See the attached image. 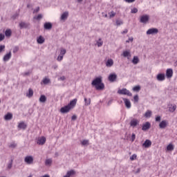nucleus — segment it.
I'll return each instance as SVG.
<instances>
[{"label": "nucleus", "mask_w": 177, "mask_h": 177, "mask_svg": "<svg viewBox=\"0 0 177 177\" xmlns=\"http://www.w3.org/2000/svg\"><path fill=\"white\" fill-rule=\"evenodd\" d=\"M91 85L95 86L97 91H103V89H104V84L102 82V76H99L94 79L91 82Z\"/></svg>", "instance_id": "nucleus-1"}, {"label": "nucleus", "mask_w": 177, "mask_h": 177, "mask_svg": "<svg viewBox=\"0 0 177 177\" xmlns=\"http://www.w3.org/2000/svg\"><path fill=\"white\" fill-rule=\"evenodd\" d=\"M75 104H77V98L73 99V100H71L68 104H67L66 106L62 107L60 109V111L62 114H66L67 113L70 112V110H71V109H74V107H75Z\"/></svg>", "instance_id": "nucleus-2"}, {"label": "nucleus", "mask_w": 177, "mask_h": 177, "mask_svg": "<svg viewBox=\"0 0 177 177\" xmlns=\"http://www.w3.org/2000/svg\"><path fill=\"white\" fill-rule=\"evenodd\" d=\"M118 93H119V95H127V96H132V93L129 92V91L127 88L118 90Z\"/></svg>", "instance_id": "nucleus-3"}, {"label": "nucleus", "mask_w": 177, "mask_h": 177, "mask_svg": "<svg viewBox=\"0 0 177 177\" xmlns=\"http://www.w3.org/2000/svg\"><path fill=\"white\" fill-rule=\"evenodd\" d=\"M154 34H158V29L156 28H152L147 31V35H154Z\"/></svg>", "instance_id": "nucleus-4"}, {"label": "nucleus", "mask_w": 177, "mask_h": 177, "mask_svg": "<svg viewBox=\"0 0 177 177\" xmlns=\"http://www.w3.org/2000/svg\"><path fill=\"white\" fill-rule=\"evenodd\" d=\"M149 19H150V17L149 15H145L140 17V23H143L144 24H146V23L149 21Z\"/></svg>", "instance_id": "nucleus-5"}, {"label": "nucleus", "mask_w": 177, "mask_h": 177, "mask_svg": "<svg viewBox=\"0 0 177 177\" xmlns=\"http://www.w3.org/2000/svg\"><path fill=\"white\" fill-rule=\"evenodd\" d=\"M24 161L26 164H32L34 162V158L31 156H28L25 158Z\"/></svg>", "instance_id": "nucleus-6"}, {"label": "nucleus", "mask_w": 177, "mask_h": 177, "mask_svg": "<svg viewBox=\"0 0 177 177\" xmlns=\"http://www.w3.org/2000/svg\"><path fill=\"white\" fill-rule=\"evenodd\" d=\"M46 142V138L42 136L37 140V143L40 146H43V145H45Z\"/></svg>", "instance_id": "nucleus-7"}, {"label": "nucleus", "mask_w": 177, "mask_h": 177, "mask_svg": "<svg viewBox=\"0 0 177 177\" xmlns=\"http://www.w3.org/2000/svg\"><path fill=\"white\" fill-rule=\"evenodd\" d=\"M109 81L110 82H115V80H117V75L115 73H111L108 77Z\"/></svg>", "instance_id": "nucleus-8"}, {"label": "nucleus", "mask_w": 177, "mask_h": 177, "mask_svg": "<svg viewBox=\"0 0 177 177\" xmlns=\"http://www.w3.org/2000/svg\"><path fill=\"white\" fill-rule=\"evenodd\" d=\"M172 75H174V71L172 70V68H168L166 71L167 78H172Z\"/></svg>", "instance_id": "nucleus-9"}, {"label": "nucleus", "mask_w": 177, "mask_h": 177, "mask_svg": "<svg viewBox=\"0 0 177 177\" xmlns=\"http://www.w3.org/2000/svg\"><path fill=\"white\" fill-rule=\"evenodd\" d=\"M151 127V124L150 122H147L145 124H142V131H147V129H150Z\"/></svg>", "instance_id": "nucleus-10"}, {"label": "nucleus", "mask_w": 177, "mask_h": 177, "mask_svg": "<svg viewBox=\"0 0 177 177\" xmlns=\"http://www.w3.org/2000/svg\"><path fill=\"white\" fill-rule=\"evenodd\" d=\"M168 127V122L167 120H162L160 124H159V127L160 129H165V127Z\"/></svg>", "instance_id": "nucleus-11"}, {"label": "nucleus", "mask_w": 177, "mask_h": 177, "mask_svg": "<svg viewBox=\"0 0 177 177\" xmlns=\"http://www.w3.org/2000/svg\"><path fill=\"white\" fill-rule=\"evenodd\" d=\"M151 146V141L150 140H146L145 142L142 144V147H145V149H149Z\"/></svg>", "instance_id": "nucleus-12"}, {"label": "nucleus", "mask_w": 177, "mask_h": 177, "mask_svg": "<svg viewBox=\"0 0 177 177\" xmlns=\"http://www.w3.org/2000/svg\"><path fill=\"white\" fill-rule=\"evenodd\" d=\"M12 57V52H9L8 53L6 54L3 58V62H8Z\"/></svg>", "instance_id": "nucleus-13"}, {"label": "nucleus", "mask_w": 177, "mask_h": 177, "mask_svg": "<svg viewBox=\"0 0 177 177\" xmlns=\"http://www.w3.org/2000/svg\"><path fill=\"white\" fill-rule=\"evenodd\" d=\"M19 129H27V124L24 122H21L18 124Z\"/></svg>", "instance_id": "nucleus-14"}, {"label": "nucleus", "mask_w": 177, "mask_h": 177, "mask_svg": "<svg viewBox=\"0 0 177 177\" xmlns=\"http://www.w3.org/2000/svg\"><path fill=\"white\" fill-rule=\"evenodd\" d=\"M158 81H164L165 80V75L164 73H159L156 76Z\"/></svg>", "instance_id": "nucleus-15"}, {"label": "nucleus", "mask_w": 177, "mask_h": 177, "mask_svg": "<svg viewBox=\"0 0 177 177\" xmlns=\"http://www.w3.org/2000/svg\"><path fill=\"white\" fill-rule=\"evenodd\" d=\"M19 28L22 30V28H28V26H30V24L26 22H21L19 23Z\"/></svg>", "instance_id": "nucleus-16"}, {"label": "nucleus", "mask_w": 177, "mask_h": 177, "mask_svg": "<svg viewBox=\"0 0 177 177\" xmlns=\"http://www.w3.org/2000/svg\"><path fill=\"white\" fill-rule=\"evenodd\" d=\"M44 27L45 28V30H52V23L50 22H46L44 25Z\"/></svg>", "instance_id": "nucleus-17"}, {"label": "nucleus", "mask_w": 177, "mask_h": 177, "mask_svg": "<svg viewBox=\"0 0 177 177\" xmlns=\"http://www.w3.org/2000/svg\"><path fill=\"white\" fill-rule=\"evenodd\" d=\"M123 101L124 102L127 109H131V101L127 98H124Z\"/></svg>", "instance_id": "nucleus-18"}, {"label": "nucleus", "mask_w": 177, "mask_h": 177, "mask_svg": "<svg viewBox=\"0 0 177 177\" xmlns=\"http://www.w3.org/2000/svg\"><path fill=\"white\" fill-rule=\"evenodd\" d=\"M139 124V121L136 119H133L131 120L130 122V125L131 127H136V125H138Z\"/></svg>", "instance_id": "nucleus-19"}, {"label": "nucleus", "mask_w": 177, "mask_h": 177, "mask_svg": "<svg viewBox=\"0 0 177 177\" xmlns=\"http://www.w3.org/2000/svg\"><path fill=\"white\" fill-rule=\"evenodd\" d=\"M68 17V12L66 11L64 13H62V15H61V20H67Z\"/></svg>", "instance_id": "nucleus-20"}, {"label": "nucleus", "mask_w": 177, "mask_h": 177, "mask_svg": "<svg viewBox=\"0 0 177 177\" xmlns=\"http://www.w3.org/2000/svg\"><path fill=\"white\" fill-rule=\"evenodd\" d=\"M13 118V114L8 113L4 116V120L6 121H10V120H12Z\"/></svg>", "instance_id": "nucleus-21"}, {"label": "nucleus", "mask_w": 177, "mask_h": 177, "mask_svg": "<svg viewBox=\"0 0 177 177\" xmlns=\"http://www.w3.org/2000/svg\"><path fill=\"white\" fill-rule=\"evenodd\" d=\"M73 175H75V171L70 170L66 172V174L64 177H70L73 176Z\"/></svg>", "instance_id": "nucleus-22"}, {"label": "nucleus", "mask_w": 177, "mask_h": 177, "mask_svg": "<svg viewBox=\"0 0 177 177\" xmlns=\"http://www.w3.org/2000/svg\"><path fill=\"white\" fill-rule=\"evenodd\" d=\"M37 44H44V42H45V38H44V37H42V36L40 35V36L37 38Z\"/></svg>", "instance_id": "nucleus-23"}, {"label": "nucleus", "mask_w": 177, "mask_h": 177, "mask_svg": "<svg viewBox=\"0 0 177 177\" xmlns=\"http://www.w3.org/2000/svg\"><path fill=\"white\" fill-rule=\"evenodd\" d=\"M113 64H114V62L111 59H108L106 62V67H111Z\"/></svg>", "instance_id": "nucleus-24"}, {"label": "nucleus", "mask_w": 177, "mask_h": 177, "mask_svg": "<svg viewBox=\"0 0 177 177\" xmlns=\"http://www.w3.org/2000/svg\"><path fill=\"white\" fill-rule=\"evenodd\" d=\"M170 106H169V111H170V113H174V111H175V110H176V104H170Z\"/></svg>", "instance_id": "nucleus-25"}, {"label": "nucleus", "mask_w": 177, "mask_h": 177, "mask_svg": "<svg viewBox=\"0 0 177 177\" xmlns=\"http://www.w3.org/2000/svg\"><path fill=\"white\" fill-rule=\"evenodd\" d=\"M33 95H34V91H32V88H29L28 93H26V96L28 97H32Z\"/></svg>", "instance_id": "nucleus-26"}, {"label": "nucleus", "mask_w": 177, "mask_h": 177, "mask_svg": "<svg viewBox=\"0 0 177 177\" xmlns=\"http://www.w3.org/2000/svg\"><path fill=\"white\" fill-rule=\"evenodd\" d=\"M39 100L40 103H45V102H46V96L41 95Z\"/></svg>", "instance_id": "nucleus-27"}, {"label": "nucleus", "mask_w": 177, "mask_h": 177, "mask_svg": "<svg viewBox=\"0 0 177 177\" xmlns=\"http://www.w3.org/2000/svg\"><path fill=\"white\" fill-rule=\"evenodd\" d=\"M133 64H138L139 63V57L134 56L132 60Z\"/></svg>", "instance_id": "nucleus-28"}, {"label": "nucleus", "mask_w": 177, "mask_h": 177, "mask_svg": "<svg viewBox=\"0 0 177 177\" xmlns=\"http://www.w3.org/2000/svg\"><path fill=\"white\" fill-rule=\"evenodd\" d=\"M5 35L6 37H11L12 35V30L10 29H7L5 32Z\"/></svg>", "instance_id": "nucleus-29"}, {"label": "nucleus", "mask_w": 177, "mask_h": 177, "mask_svg": "<svg viewBox=\"0 0 177 177\" xmlns=\"http://www.w3.org/2000/svg\"><path fill=\"white\" fill-rule=\"evenodd\" d=\"M145 117L146 118H150L151 117V111H147V112L145 113Z\"/></svg>", "instance_id": "nucleus-30"}, {"label": "nucleus", "mask_w": 177, "mask_h": 177, "mask_svg": "<svg viewBox=\"0 0 177 177\" xmlns=\"http://www.w3.org/2000/svg\"><path fill=\"white\" fill-rule=\"evenodd\" d=\"M97 46H98V48L103 46V41H102V38H100L98 41H97Z\"/></svg>", "instance_id": "nucleus-31"}, {"label": "nucleus", "mask_w": 177, "mask_h": 177, "mask_svg": "<svg viewBox=\"0 0 177 177\" xmlns=\"http://www.w3.org/2000/svg\"><path fill=\"white\" fill-rule=\"evenodd\" d=\"M67 53L66 48H61L59 55L64 57V55Z\"/></svg>", "instance_id": "nucleus-32"}, {"label": "nucleus", "mask_w": 177, "mask_h": 177, "mask_svg": "<svg viewBox=\"0 0 177 177\" xmlns=\"http://www.w3.org/2000/svg\"><path fill=\"white\" fill-rule=\"evenodd\" d=\"M84 103L85 106H89L91 104V98L87 100L86 97H84Z\"/></svg>", "instance_id": "nucleus-33"}, {"label": "nucleus", "mask_w": 177, "mask_h": 177, "mask_svg": "<svg viewBox=\"0 0 177 177\" xmlns=\"http://www.w3.org/2000/svg\"><path fill=\"white\" fill-rule=\"evenodd\" d=\"M81 145L82 146H88L89 145V140H84L83 141L81 142Z\"/></svg>", "instance_id": "nucleus-34"}, {"label": "nucleus", "mask_w": 177, "mask_h": 177, "mask_svg": "<svg viewBox=\"0 0 177 177\" xmlns=\"http://www.w3.org/2000/svg\"><path fill=\"white\" fill-rule=\"evenodd\" d=\"M124 57H128L129 56H131V53L129 51H124L123 54H122Z\"/></svg>", "instance_id": "nucleus-35"}, {"label": "nucleus", "mask_w": 177, "mask_h": 177, "mask_svg": "<svg viewBox=\"0 0 177 177\" xmlns=\"http://www.w3.org/2000/svg\"><path fill=\"white\" fill-rule=\"evenodd\" d=\"M133 92H139V91H140V86H139V85L135 86L133 88Z\"/></svg>", "instance_id": "nucleus-36"}, {"label": "nucleus", "mask_w": 177, "mask_h": 177, "mask_svg": "<svg viewBox=\"0 0 177 177\" xmlns=\"http://www.w3.org/2000/svg\"><path fill=\"white\" fill-rule=\"evenodd\" d=\"M167 149L168 150V151H172V150H174V145L172 144H169L167 147Z\"/></svg>", "instance_id": "nucleus-37"}, {"label": "nucleus", "mask_w": 177, "mask_h": 177, "mask_svg": "<svg viewBox=\"0 0 177 177\" xmlns=\"http://www.w3.org/2000/svg\"><path fill=\"white\" fill-rule=\"evenodd\" d=\"M12 165H13V159H11L10 162L8 165V169H12Z\"/></svg>", "instance_id": "nucleus-38"}, {"label": "nucleus", "mask_w": 177, "mask_h": 177, "mask_svg": "<svg viewBox=\"0 0 177 177\" xmlns=\"http://www.w3.org/2000/svg\"><path fill=\"white\" fill-rule=\"evenodd\" d=\"M43 84H44V85H47V84H49V82H50V80L48 79V78H44L42 81Z\"/></svg>", "instance_id": "nucleus-39"}, {"label": "nucleus", "mask_w": 177, "mask_h": 177, "mask_svg": "<svg viewBox=\"0 0 177 177\" xmlns=\"http://www.w3.org/2000/svg\"><path fill=\"white\" fill-rule=\"evenodd\" d=\"M52 164V159H46L45 161V165H50Z\"/></svg>", "instance_id": "nucleus-40"}, {"label": "nucleus", "mask_w": 177, "mask_h": 177, "mask_svg": "<svg viewBox=\"0 0 177 177\" xmlns=\"http://www.w3.org/2000/svg\"><path fill=\"white\" fill-rule=\"evenodd\" d=\"M35 20H41L42 19V14H39L37 17H34Z\"/></svg>", "instance_id": "nucleus-41"}, {"label": "nucleus", "mask_w": 177, "mask_h": 177, "mask_svg": "<svg viewBox=\"0 0 177 177\" xmlns=\"http://www.w3.org/2000/svg\"><path fill=\"white\" fill-rule=\"evenodd\" d=\"M11 17H12V20H16V19H17V17H19V12H16Z\"/></svg>", "instance_id": "nucleus-42"}, {"label": "nucleus", "mask_w": 177, "mask_h": 177, "mask_svg": "<svg viewBox=\"0 0 177 177\" xmlns=\"http://www.w3.org/2000/svg\"><path fill=\"white\" fill-rule=\"evenodd\" d=\"M109 17L111 19L112 17H114L115 16V12L114 11H111V12H109Z\"/></svg>", "instance_id": "nucleus-43"}, {"label": "nucleus", "mask_w": 177, "mask_h": 177, "mask_svg": "<svg viewBox=\"0 0 177 177\" xmlns=\"http://www.w3.org/2000/svg\"><path fill=\"white\" fill-rule=\"evenodd\" d=\"M135 103H138L139 102V95H136L133 97Z\"/></svg>", "instance_id": "nucleus-44"}, {"label": "nucleus", "mask_w": 177, "mask_h": 177, "mask_svg": "<svg viewBox=\"0 0 177 177\" xmlns=\"http://www.w3.org/2000/svg\"><path fill=\"white\" fill-rule=\"evenodd\" d=\"M13 53H17L19 52V46H15L12 50Z\"/></svg>", "instance_id": "nucleus-45"}, {"label": "nucleus", "mask_w": 177, "mask_h": 177, "mask_svg": "<svg viewBox=\"0 0 177 177\" xmlns=\"http://www.w3.org/2000/svg\"><path fill=\"white\" fill-rule=\"evenodd\" d=\"M122 24H124L122 20H116V26H121Z\"/></svg>", "instance_id": "nucleus-46"}, {"label": "nucleus", "mask_w": 177, "mask_h": 177, "mask_svg": "<svg viewBox=\"0 0 177 177\" xmlns=\"http://www.w3.org/2000/svg\"><path fill=\"white\" fill-rule=\"evenodd\" d=\"M5 51V45H0V53Z\"/></svg>", "instance_id": "nucleus-47"}, {"label": "nucleus", "mask_w": 177, "mask_h": 177, "mask_svg": "<svg viewBox=\"0 0 177 177\" xmlns=\"http://www.w3.org/2000/svg\"><path fill=\"white\" fill-rule=\"evenodd\" d=\"M5 39V35L0 33V42H2Z\"/></svg>", "instance_id": "nucleus-48"}, {"label": "nucleus", "mask_w": 177, "mask_h": 177, "mask_svg": "<svg viewBox=\"0 0 177 177\" xmlns=\"http://www.w3.org/2000/svg\"><path fill=\"white\" fill-rule=\"evenodd\" d=\"M136 154H133L130 157V160H131V161H133V160H136Z\"/></svg>", "instance_id": "nucleus-49"}, {"label": "nucleus", "mask_w": 177, "mask_h": 177, "mask_svg": "<svg viewBox=\"0 0 177 177\" xmlns=\"http://www.w3.org/2000/svg\"><path fill=\"white\" fill-rule=\"evenodd\" d=\"M135 139H136V135H135V133H132V135H131V142H134Z\"/></svg>", "instance_id": "nucleus-50"}, {"label": "nucleus", "mask_w": 177, "mask_h": 177, "mask_svg": "<svg viewBox=\"0 0 177 177\" xmlns=\"http://www.w3.org/2000/svg\"><path fill=\"white\" fill-rule=\"evenodd\" d=\"M131 13H138V8H133L131 9Z\"/></svg>", "instance_id": "nucleus-51"}, {"label": "nucleus", "mask_w": 177, "mask_h": 177, "mask_svg": "<svg viewBox=\"0 0 177 177\" xmlns=\"http://www.w3.org/2000/svg\"><path fill=\"white\" fill-rule=\"evenodd\" d=\"M63 57H64L62 55L58 56L57 58V62H62V60H63Z\"/></svg>", "instance_id": "nucleus-52"}, {"label": "nucleus", "mask_w": 177, "mask_h": 177, "mask_svg": "<svg viewBox=\"0 0 177 177\" xmlns=\"http://www.w3.org/2000/svg\"><path fill=\"white\" fill-rule=\"evenodd\" d=\"M127 44H129V42H133V37H130L128 40L126 41Z\"/></svg>", "instance_id": "nucleus-53"}, {"label": "nucleus", "mask_w": 177, "mask_h": 177, "mask_svg": "<svg viewBox=\"0 0 177 177\" xmlns=\"http://www.w3.org/2000/svg\"><path fill=\"white\" fill-rule=\"evenodd\" d=\"M156 122H160L161 121V116H158L156 118Z\"/></svg>", "instance_id": "nucleus-54"}, {"label": "nucleus", "mask_w": 177, "mask_h": 177, "mask_svg": "<svg viewBox=\"0 0 177 177\" xmlns=\"http://www.w3.org/2000/svg\"><path fill=\"white\" fill-rule=\"evenodd\" d=\"M39 12V7H37L35 10H34L33 13H38Z\"/></svg>", "instance_id": "nucleus-55"}, {"label": "nucleus", "mask_w": 177, "mask_h": 177, "mask_svg": "<svg viewBox=\"0 0 177 177\" xmlns=\"http://www.w3.org/2000/svg\"><path fill=\"white\" fill-rule=\"evenodd\" d=\"M128 3H132L133 2H135L136 0H124Z\"/></svg>", "instance_id": "nucleus-56"}, {"label": "nucleus", "mask_w": 177, "mask_h": 177, "mask_svg": "<svg viewBox=\"0 0 177 177\" xmlns=\"http://www.w3.org/2000/svg\"><path fill=\"white\" fill-rule=\"evenodd\" d=\"M16 146H17V145L15 144V143H13V144H11V145H10V147H12V149H15V147H16Z\"/></svg>", "instance_id": "nucleus-57"}, {"label": "nucleus", "mask_w": 177, "mask_h": 177, "mask_svg": "<svg viewBox=\"0 0 177 177\" xmlns=\"http://www.w3.org/2000/svg\"><path fill=\"white\" fill-rule=\"evenodd\" d=\"M111 103H113V100H110L108 103H107V106H110V104H111Z\"/></svg>", "instance_id": "nucleus-58"}, {"label": "nucleus", "mask_w": 177, "mask_h": 177, "mask_svg": "<svg viewBox=\"0 0 177 177\" xmlns=\"http://www.w3.org/2000/svg\"><path fill=\"white\" fill-rule=\"evenodd\" d=\"M128 32V29H125L122 32V34H127Z\"/></svg>", "instance_id": "nucleus-59"}, {"label": "nucleus", "mask_w": 177, "mask_h": 177, "mask_svg": "<svg viewBox=\"0 0 177 177\" xmlns=\"http://www.w3.org/2000/svg\"><path fill=\"white\" fill-rule=\"evenodd\" d=\"M59 80H61V81H64L66 80V76L61 77Z\"/></svg>", "instance_id": "nucleus-60"}, {"label": "nucleus", "mask_w": 177, "mask_h": 177, "mask_svg": "<svg viewBox=\"0 0 177 177\" xmlns=\"http://www.w3.org/2000/svg\"><path fill=\"white\" fill-rule=\"evenodd\" d=\"M72 120H77V116L75 115H73Z\"/></svg>", "instance_id": "nucleus-61"}, {"label": "nucleus", "mask_w": 177, "mask_h": 177, "mask_svg": "<svg viewBox=\"0 0 177 177\" xmlns=\"http://www.w3.org/2000/svg\"><path fill=\"white\" fill-rule=\"evenodd\" d=\"M41 177H50V176H49L48 174H46L44 176H42Z\"/></svg>", "instance_id": "nucleus-62"}, {"label": "nucleus", "mask_w": 177, "mask_h": 177, "mask_svg": "<svg viewBox=\"0 0 177 177\" xmlns=\"http://www.w3.org/2000/svg\"><path fill=\"white\" fill-rule=\"evenodd\" d=\"M139 172H140V169H138L136 174H139Z\"/></svg>", "instance_id": "nucleus-63"}, {"label": "nucleus", "mask_w": 177, "mask_h": 177, "mask_svg": "<svg viewBox=\"0 0 177 177\" xmlns=\"http://www.w3.org/2000/svg\"><path fill=\"white\" fill-rule=\"evenodd\" d=\"M53 68H54L55 70H56V68H57V65L54 66H53Z\"/></svg>", "instance_id": "nucleus-64"}]
</instances>
